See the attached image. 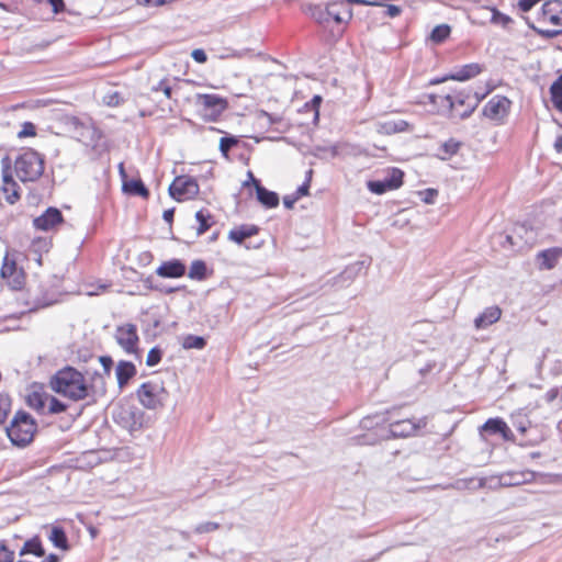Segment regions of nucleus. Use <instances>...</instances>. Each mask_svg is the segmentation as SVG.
Instances as JSON below:
<instances>
[{
  "mask_svg": "<svg viewBox=\"0 0 562 562\" xmlns=\"http://www.w3.org/2000/svg\"><path fill=\"white\" fill-rule=\"evenodd\" d=\"M428 100L431 104H438L440 101V103L451 112L452 116L460 119L468 117L477 104V100H471L469 95H464L463 93H458L454 97L450 94L443 97L428 94Z\"/></svg>",
  "mask_w": 562,
  "mask_h": 562,
  "instance_id": "4",
  "label": "nucleus"
},
{
  "mask_svg": "<svg viewBox=\"0 0 562 562\" xmlns=\"http://www.w3.org/2000/svg\"><path fill=\"white\" fill-rule=\"evenodd\" d=\"M360 269L361 267L358 263H356L353 266L346 268L337 278L339 280L350 282L356 278Z\"/></svg>",
  "mask_w": 562,
  "mask_h": 562,
  "instance_id": "37",
  "label": "nucleus"
},
{
  "mask_svg": "<svg viewBox=\"0 0 562 562\" xmlns=\"http://www.w3.org/2000/svg\"><path fill=\"white\" fill-rule=\"evenodd\" d=\"M451 29L448 24L437 25L430 34V40L435 43L443 42L450 35Z\"/></svg>",
  "mask_w": 562,
  "mask_h": 562,
  "instance_id": "32",
  "label": "nucleus"
},
{
  "mask_svg": "<svg viewBox=\"0 0 562 562\" xmlns=\"http://www.w3.org/2000/svg\"><path fill=\"white\" fill-rule=\"evenodd\" d=\"M181 345L184 349L201 350L205 347L206 340L201 336L187 335L182 338Z\"/></svg>",
  "mask_w": 562,
  "mask_h": 562,
  "instance_id": "30",
  "label": "nucleus"
},
{
  "mask_svg": "<svg viewBox=\"0 0 562 562\" xmlns=\"http://www.w3.org/2000/svg\"><path fill=\"white\" fill-rule=\"evenodd\" d=\"M368 189L375 194H383L387 190H392L390 188V184L384 180H375V181H369L368 182Z\"/></svg>",
  "mask_w": 562,
  "mask_h": 562,
  "instance_id": "36",
  "label": "nucleus"
},
{
  "mask_svg": "<svg viewBox=\"0 0 562 562\" xmlns=\"http://www.w3.org/2000/svg\"><path fill=\"white\" fill-rule=\"evenodd\" d=\"M401 13V9L397 5L389 4L386 8V14L391 18H395Z\"/></svg>",
  "mask_w": 562,
  "mask_h": 562,
  "instance_id": "54",
  "label": "nucleus"
},
{
  "mask_svg": "<svg viewBox=\"0 0 562 562\" xmlns=\"http://www.w3.org/2000/svg\"><path fill=\"white\" fill-rule=\"evenodd\" d=\"M61 222V212L56 207H48L42 215L33 220V225L36 229L48 232Z\"/></svg>",
  "mask_w": 562,
  "mask_h": 562,
  "instance_id": "12",
  "label": "nucleus"
},
{
  "mask_svg": "<svg viewBox=\"0 0 562 562\" xmlns=\"http://www.w3.org/2000/svg\"><path fill=\"white\" fill-rule=\"evenodd\" d=\"M540 35L547 38H553L558 36L561 31L553 29H544V27H533Z\"/></svg>",
  "mask_w": 562,
  "mask_h": 562,
  "instance_id": "48",
  "label": "nucleus"
},
{
  "mask_svg": "<svg viewBox=\"0 0 562 562\" xmlns=\"http://www.w3.org/2000/svg\"><path fill=\"white\" fill-rule=\"evenodd\" d=\"M297 200L299 198L296 195H286L283 198V204L286 209H292Z\"/></svg>",
  "mask_w": 562,
  "mask_h": 562,
  "instance_id": "53",
  "label": "nucleus"
},
{
  "mask_svg": "<svg viewBox=\"0 0 562 562\" xmlns=\"http://www.w3.org/2000/svg\"><path fill=\"white\" fill-rule=\"evenodd\" d=\"M35 134H36L35 125L31 122H25L22 125L21 131L18 133V136L20 138H23V137L35 136Z\"/></svg>",
  "mask_w": 562,
  "mask_h": 562,
  "instance_id": "43",
  "label": "nucleus"
},
{
  "mask_svg": "<svg viewBox=\"0 0 562 562\" xmlns=\"http://www.w3.org/2000/svg\"><path fill=\"white\" fill-rule=\"evenodd\" d=\"M550 94L554 108L562 111V76L551 85Z\"/></svg>",
  "mask_w": 562,
  "mask_h": 562,
  "instance_id": "26",
  "label": "nucleus"
},
{
  "mask_svg": "<svg viewBox=\"0 0 562 562\" xmlns=\"http://www.w3.org/2000/svg\"><path fill=\"white\" fill-rule=\"evenodd\" d=\"M403 176H404L403 171L394 168L391 170L390 175L385 178V181L390 184V188L392 190H394L402 186Z\"/></svg>",
  "mask_w": 562,
  "mask_h": 562,
  "instance_id": "34",
  "label": "nucleus"
},
{
  "mask_svg": "<svg viewBox=\"0 0 562 562\" xmlns=\"http://www.w3.org/2000/svg\"><path fill=\"white\" fill-rule=\"evenodd\" d=\"M329 16L337 23H348L352 18V10L342 1H333L328 3Z\"/></svg>",
  "mask_w": 562,
  "mask_h": 562,
  "instance_id": "18",
  "label": "nucleus"
},
{
  "mask_svg": "<svg viewBox=\"0 0 562 562\" xmlns=\"http://www.w3.org/2000/svg\"><path fill=\"white\" fill-rule=\"evenodd\" d=\"M156 273L162 278H180L186 273V265L179 259L165 261L157 268Z\"/></svg>",
  "mask_w": 562,
  "mask_h": 562,
  "instance_id": "15",
  "label": "nucleus"
},
{
  "mask_svg": "<svg viewBox=\"0 0 562 562\" xmlns=\"http://www.w3.org/2000/svg\"><path fill=\"white\" fill-rule=\"evenodd\" d=\"M162 92H164V94H165L168 99H170V98H171V94H172V89H171V87L167 83V85H166V87H164Z\"/></svg>",
  "mask_w": 562,
  "mask_h": 562,
  "instance_id": "61",
  "label": "nucleus"
},
{
  "mask_svg": "<svg viewBox=\"0 0 562 562\" xmlns=\"http://www.w3.org/2000/svg\"><path fill=\"white\" fill-rule=\"evenodd\" d=\"M167 83H168L167 80H160L156 86H153L151 91H154V92L162 91L164 87H166Z\"/></svg>",
  "mask_w": 562,
  "mask_h": 562,
  "instance_id": "58",
  "label": "nucleus"
},
{
  "mask_svg": "<svg viewBox=\"0 0 562 562\" xmlns=\"http://www.w3.org/2000/svg\"><path fill=\"white\" fill-rule=\"evenodd\" d=\"M123 189L134 195L147 198L149 192L140 180H131L125 182Z\"/></svg>",
  "mask_w": 562,
  "mask_h": 562,
  "instance_id": "28",
  "label": "nucleus"
},
{
  "mask_svg": "<svg viewBox=\"0 0 562 562\" xmlns=\"http://www.w3.org/2000/svg\"><path fill=\"white\" fill-rule=\"evenodd\" d=\"M312 173H313V171H312V170H308V171H307V179H306V181H305L302 186H300V187L297 188V190H296V192H295V194H294V195H296L299 199H300L301 196H303V195H306V194H307V192H308V188H310V181H311Z\"/></svg>",
  "mask_w": 562,
  "mask_h": 562,
  "instance_id": "47",
  "label": "nucleus"
},
{
  "mask_svg": "<svg viewBox=\"0 0 562 562\" xmlns=\"http://www.w3.org/2000/svg\"><path fill=\"white\" fill-rule=\"evenodd\" d=\"M425 425L424 420L416 423L412 419H402L390 424V432L393 437H408Z\"/></svg>",
  "mask_w": 562,
  "mask_h": 562,
  "instance_id": "14",
  "label": "nucleus"
},
{
  "mask_svg": "<svg viewBox=\"0 0 562 562\" xmlns=\"http://www.w3.org/2000/svg\"><path fill=\"white\" fill-rule=\"evenodd\" d=\"M502 315V310L498 306L486 307L474 321L477 329H484L490 325L496 323Z\"/></svg>",
  "mask_w": 562,
  "mask_h": 562,
  "instance_id": "19",
  "label": "nucleus"
},
{
  "mask_svg": "<svg viewBox=\"0 0 562 562\" xmlns=\"http://www.w3.org/2000/svg\"><path fill=\"white\" fill-rule=\"evenodd\" d=\"M42 562H59V557L57 554L50 553L44 561Z\"/></svg>",
  "mask_w": 562,
  "mask_h": 562,
  "instance_id": "59",
  "label": "nucleus"
},
{
  "mask_svg": "<svg viewBox=\"0 0 562 562\" xmlns=\"http://www.w3.org/2000/svg\"><path fill=\"white\" fill-rule=\"evenodd\" d=\"M161 360V350L158 348H151L147 355L146 364L148 367H154L158 364Z\"/></svg>",
  "mask_w": 562,
  "mask_h": 562,
  "instance_id": "41",
  "label": "nucleus"
},
{
  "mask_svg": "<svg viewBox=\"0 0 562 562\" xmlns=\"http://www.w3.org/2000/svg\"><path fill=\"white\" fill-rule=\"evenodd\" d=\"M114 338L117 345L126 353H135L137 351L139 338L137 328L134 324L126 323L117 326L115 329Z\"/></svg>",
  "mask_w": 562,
  "mask_h": 562,
  "instance_id": "9",
  "label": "nucleus"
},
{
  "mask_svg": "<svg viewBox=\"0 0 562 562\" xmlns=\"http://www.w3.org/2000/svg\"><path fill=\"white\" fill-rule=\"evenodd\" d=\"M14 552L0 542V562H13Z\"/></svg>",
  "mask_w": 562,
  "mask_h": 562,
  "instance_id": "45",
  "label": "nucleus"
},
{
  "mask_svg": "<svg viewBox=\"0 0 562 562\" xmlns=\"http://www.w3.org/2000/svg\"><path fill=\"white\" fill-rule=\"evenodd\" d=\"M311 16L319 24L329 22V5L322 7L319 4L310 7Z\"/></svg>",
  "mask_w": 562,
  "mask_h": 562,
  "instance_id": "27",
  "label": "nucleus"
},
{
  "mask_svg": "<svg viewBox=\"0 0 562 562\" xmlns=\"http://www.w3.org/2000/svg\"><path fill=\"white\" fill-rule=\"evenodd\" d=\"M238 139L235 136L222 137L220 140V150L224 157L228 158L229 150L236 146Z\"/></svg>",
  "mask_w": 562,
  "mask_h": 562,
  "instance_id": "35",
  "label": "nucleus"
},
{
  "mask_svg": "<svg viewBox=\"0 0 562 562\" xmlns=\"http://www.w3.org/2000/svg\"><path fill=\"white\" fill-rule=\"evenodd\" d=\"M481 429L490 434H499L505 440L509 439L512 435V430L501 418H490L484 423Z\"/></svg>",
  "mask_w": 562,
  "mask_h": 562,
  "instance_id": "20",
  "label": "nucleus"
},
{
  "mask_svg": "<svg viewBox=\"0 0 562 562\" xmlns=\"http://www.w3.org/2000/svg\"><path fill=\"white\" fill-rule=\"evenodd\" d=\"M44 169L43 155L31 148L20 153L13 162L10 157H3L1 159V188L7 201L13 204L20 198V186L14 180V175L22 182H34L41 178Z\"/></svg>",
  "mask_w": 562,
  "mask_h": 562,
  "instance_id": "1",
  "label": "nucleus"
},
{
  "mask_svg": "<svg viewBox=\"0 0 562 562\" xmlns=\"http://www.w3.org/2000/svg\"><path fill=\"white\" fill-rule=\"evenodd\" d=\"M25 554H34L36 557H43L45 554V550L38 537H33L32 539L25 541L22 549L20 550V555L22 557Z\"/></svg>",
  "mask_w": 562,
  "mask_h": 562,
  "instance_id": "25",
  "label": "nucleus"
},
{
  "mask_svg": "<svg viewBox=\"0 0 562 562\" xmlns=\"http://www.w3.org/2000/svg\"><path fill=\"white\" fill-rule=\"evenodd\" d=\"M538 22L540 24L550 23L554 26H562V1H546L538 13Z\"/></svg>",
  "mask_w": 562,
  "mask_h": 562,
  "instance_id": "11",
  "label": "nucleus"
},
{
  "mask_svg": "<svg viewBox=\"0 0 562 562\" xmlns=\"http://www.w3.org/2000/svg\"><path fill=\"white\" fill-rule=\"evenodd\" d=\"M16 272V266L14 261L9 262L7 259L4 260L1 268V276L3 278H11Z\"/></svg>",
  "mask_w": 562,
  "mask_h": 562,
  "instance_id": "44",
  "label": "nucleus"
},
{
  "mask_svg": "<svg viewBox=\"0 0 562 562\" xmlns=\"http://www.w3.org/2000/svg\"><path fill=\"white\" fill-rule=\"evenodd\" d=\"M212 218L211 214L209 212H204L203 210H200L195 213V220L199 223V227L196 228V235L201 236L206 231L210 229L212 223L210 222Z\"/></svg>",
  "mask_w": 562,
  "mask_h": 562,
  "instance_id": "31",
  "label": "nucleus"
},
{
  "mask_svg": "<svg viewBox=\"0 0 562 562\" xmlns=\"http://www.w3.org/2000/svg\"><path fill=\"white\" fill-rule=\"evenodd\" d=\"M447 79H450V78H449V77H445V78H437V79H432V80L430 81V85H438V83L443 82V81H445V80H447Z\"/></svg>",
  "mask_w": 562,
  "mask_h": 562,
  "instance_id": "63",
  "label": "nucleus"
},
{
  "mask_svg": "<svg viewBox=\"0 0 562 562\" xmlns=\"http://www.w3.org/2000/svg\"><path fill=\"white\" fill-rule=\"evenodd\" d=\"M218 528H220V525L217 522L206 521V522H202V524L198 525L195 527L194 531L196 533H207V532L215 531Z\"/></svg>",
  "mask_w": 562,
  "mask_h": 562,
  "instance_id": "42",
  "label": "nucleus"
},
{
  "mask_svg": "<svg viewBox=\"0 0 562 562\" xmlns=\"http://www.w3.org/2000/svg\"><path fill=\"white\" fill-rule=\"evenodd\" d=\"M319 103H321V97L315 95V97L313 98V100H312V106H313V109H314V111H315V113H314V119H315V120H317V119H318V110H317V106H318V104H319Z\"/></svg>",
  "mask_w": 562,
  "mask_h": 562,
  "instance_id": "55",
  "label": "nucleus"
},
{
  "mask_svg": "<svg viewBox=\"0 0 562 562\" xmlns=\"http://www.w3.org/2000/svg\"><path fill=\"white\" fill-rule=\"evenodd\" d=\"M173 214H175V209H169V210H166L162 214V217L164 220L167 222V223H171L172 220H173Z\"/></svg>",
  "mask_w": 562,
  "mask_h": 562,
  "instance_id": "56",
  "label": "nucleus"
},
{
  "mask_svg": "<svg viewBox=\"0 0 562 562\" xmlns=\"http://www.w3.org/2000/svg\"><path fill=\"white\" fill-rule=\"evenodd\" d=\"M48 539L58 549L68 551L70 548L66 532L64 531V529L61 527H58V526L52 527Z\"/></svg>",
  "mask_w": 562,
  "mask_h": 562,
  "instance_id": "24",
  "label": "nucleus"
},
{
  "mask_svg": "<svg viewBox=\"0 0 562 562\" xmlns=\"http://www.w3.org/2000/svg\"><path fill=\"white\" fill-rule=\"evenodd\" d=\"M136 373L135 366L130 361H120L115 369L117 384L122 389Z\"/></svg>",
  "mask_w": 562,
  "mask_h": 562,
  "instance_id": "22",
  "label": "nucleus"
},
{
  "mask_svg": "<svg viewBox=\"0 0 562 562\" xmlns=\"http://www.w3.org/2000/svg\"><path fill=\"white\" fill-rule=\"evenodd\" d=\"M258 233L256 225H240L229 231L228 239L240 245L245 239L255 236Z\"/></svg>",
  "mask_w": 562,
  "mask_h": 562,
  "instance_id": "21",
  "label": "nucleus"
},
{
  "mask_svg": "<svg viewBox=\"0 0 562 562\" xmlns=\"http://www.w3.org/2000/svg\"><path fill=\"white\" fill-rule=\"evenodd\" d=\"M196 104L200 108L201 115L210 122L216 121L228 108L227 100L214 93L196 94Z\"/></svg>",
  "mask_w": 562,
  "mask_h": 562,
  "instance_id": "6",
  "label": "nucleus"
},
{
  "mask_svg": "<svg viewBox=\"0 0 562 562\" xmlns=\"http://www.w3.org/2000/svg\"><path fill=\"white\" fill-rule=\"evenodd\" d=\"M199 191L196 180L190 176L177 177L169 187L170 196L179 202L194 199Z\"/></svg>",
  "mask_w": 562,
  "mask_h": 562,
  "instance_id": "7",
  "label": "nucleus"
},
{
  "mask_svg": "<svg viewBox=\"0 0 562 562\" xmlns=\"http://www.w3.org/2000/svg\"><path fill=\"white\" fill-rule=\"evenodd\" d=\"M67 126L82 142H97L101 138V132L91 120L82 121L77 116H71L67 119Z\"/></svg>",
  "mask_w": 562,
  "mask_h": 562,
  "instance_id": "8",
  "label": "nucleus"
},
{
  "mask_svg": "<svg viewBox=\"0 0 562 562\" xmlns=\"http://www.w3.org/2000/svg\"><path fill=\"white\" fill-rule=\"evenodd\" d=\"M99 362L101 363V366L103 368L104 374L109 376L111 374V370H112V366H113L112 358L110 356H101V357H99Z\"/></svg>",
  "mask_w": 562,
  "mask_h": 562,
  "instance_id": "46",
  "label": "nucleus"
},
{
  "mask_svg": "<svg viewBox=\"0 0 562 562\" xmlns=\"http://www.w3.org/2000/svg\"><path fill=\"white\" fill-rule=\"evenodd\" d=\"M553 147L558 154H562V135L555 138Z\"/></svg>",
  "mask_w": 562,
  "mask_h": 562,
  "instance_id": "57",
  "label": "nucleus"
},
{
  "mask_svg": "<svg viewBox=\"0 0 562 562\" xmlns=\"http://www.w3.org/2000/svg\"><path fill=\"white\" fill-rule=\"evenodd\" d=\"M29 404H30V406H32L36 409H41L44 407V402H43L41 395L37 393H33L32 395L29 396Z\"/></svg>",
  "mask_w": 562,
  "mask_h": 562,
  "instance_id": "49",
  "label": "nucleus"
},
{
  "mask_svg": "<svg viewBox=\"0 0 562 562\" xmlns=\"http://www.w3.org/2000/svg\"><path fill=\"white\" fill-rule=\"evenodd\" d=\"M36 429V423L30 414L18 412L7 428V435L14 446L25 447L32 442Z\"/></svg>",
  "mask_w": 562,
  "mask_h": 562,
  "instance_id": "3",
  "label": "nucleus"
},
{
  "mask_svg": "<svg viewBox=\"0 0 562 562\" xmlns=\"http://www.w3.org/2000/svg\"><path fill=\"white\" fill-rule=\"evenodd\" d=\"M11 403L9 396L0 393V424L7 419Z\"/></svg>",
  "mask_w": 562,
  "mask_h": 562,
  "instance_id": "38",
  "label": "nucleus"
},
{
  "mask_svg": "<svg viewBox=\"0 0 562 562\" xmlns=\"http://www.w3.org/2000/svg\"><path fill=\"white\" fill-rule=\"evenodd\" d=\"M481 71L482 67L479 64H468L462 66L454 74L450 75L449 78L458 81H465L477 76Z\"/></svg>",
  "mask_w": 562,
  "mask_h": 562,
  "instance_id": "23",
  "label": "nucleus"
},
{
  "mask_svg": "<svg viewBox=\"0 0 562 562\" xmlns=\"http://www.w3.org/2000/svg\"><path fill=\"white\" fill-rule=\"evenodd\" d=\"M66 408H67V405L65 403H63L61 401H59L55 397L48 398V412L49 413L58 414V413L65 412Z\"/></svg>",
  "mask_w": 562,
  "mask_h": 562,
  "instance_id": "39",
  "label": "nucleus"
},
{
  "mask_svg": "<svg viewBox=\"0 0 562 562\" xmlns=\"http://www.w3.org/2000/svg\"><path fill=\"white\" fill-rule=\"evenodd\" d=\"M248 176L254 181V186L256 187L257 198L260 203H262L267 207H274L279 204V196L276 192L269 191L266 188L261 187L259 180H257L251 171H248Z\"/></svg>",
  "mask_w": 562,
  "mask_h": 562,
  "instance_id": "17",
  "label": "nucleus"
},
{
  "mask_svg": "<svg viewBox=\"0 0 562 562\" xmlns=\"http://www.w3.org/2000/svg\"><path fill=\"white\" fill-rule=\"evenodd\" d=\"M191 56L196 63L200 64H203L207 60L206 53L201 48L193 49Z\"/></svg>",
  "mask_w": 562,
  "mask_h": 562,
  "instance_id": "50",
  "label": "nucleus"
},
{
  "mask_svg": "<svg viewBox=\"0 0 562 562\" xmlns=\"http://www.w3.org/2000/svg\"><path fill=\"white\" fill-rule=\"evenodd\" d=\"M561 257H562V248H560V247H553V248L542 250L537 255L539 268L546 269V270H551L557 266V263Z\"/></svg>",
  "mask_w": 562,
  "mask_h": 562,
  "instance_id": "16",
  "label": "nucleus"
},
{
  "mask_svg": "<svg viewBox=\"0 0 562 562\" xmlns=\"http://www.w3.org/2000/svg\"><path fill=\"white\" fill-rule=\"evenodd\" d=\"M512 102L504 95H494L484 105V115L495 121L496 123H503L509 113Z\"/></svg>",
  "mask_w": 562,
  "mask_h": 562,
  "instance_id": "10",
  "label": "nucleus"
},
{
  "mask_svg": "<svg viewBox=\"0 0 562 562\" xmlns=\"http://www.w3.org/2000/svg\"><path fill=\"white\" fill-rule=\"evenodd\" d=\"M374 130L381 135H393L397 133L411 132L412 126L405 120H385L375 122Z\"/></svg>",
  "mask_w": 562,
  "mask_h": 562,
  "instance_id": "13",
  "label": "nucleus"
},
{
  "mask_svg": "<svg viewBox=\"0 0 562 562\" xmlns=\"http://www.w3.org/2000/svg\"><path fill=\"white\" fill-rule=\"evenodd\" d=\"M540 0H520L518 5L524 12L530 11Z\"/></svg>",
  "mask_w": 562,
  "mask_h": 562,
  "instance_id": "51",
  "label": "nucleus"
},
{
  "mask_svg": "<svg viewBox=\"0 0 562 562\" xmlns=\"http://www.w3.org/2000/svg\"><path fill=\"white\" fill-rule=\"evenodd\" d=\"M349 3H357V4H364V5H372L373 2H370L368 0H347Z\"/></svg>",
  "mask_w": 562,
  "mask_h": 562,
  "instance_id": "60",
  "label": "nucleus"
},
{
  "mask_svg": "<svg viewBox=\"0 0 562 562\" xmlns=\"http://www.w3.org/2000/svg\"><path fill=\"white\" fill-rule=\"evenodd\" d=\"M329 153H330L331 157H336L338 155V147L337 146H331L329 148Z\"/></svg>",
  "mask_w": 562,
  "mask_h": 562,
  "instance_id": "64",
  "label": "nucleus"
},
{
  "mask_svg": "<svg viewBox=\"0 0 562 562\" xmlns=\"http://www.w3.org/2000/svg\"><path fill=\"white\" fill-rule=\"evenodd\" d=\"M420 194L423 195V201L430 204V203H434L437 192L432 189H427L426 191L422 192Z\"/></svg>",
  "mask_w": 562,
  "mask_h": 562,
  "instance_id": "52",
  "label": "nucleus"
},
{
  "mask_svg": "<svg viewBox=\"0 0 562 562\" xmlns=\"http://www.w3.org/2000/svg\"><path fill=\"white\" fill-rule=\"evenodd\" d=\"M137 397L144 407L156 409L164 405L167 398V391L162 382L148 381L139 386Z\"/></svg>",
  "mask_w": 562,
  "mask_h": 562,
  "instance_id": "5",
  "label": "nucleus"
},
{
  "mask_svg": "<svg viewBox=\"0 0 562 562\" xmlns=\"http://www.w3.org/2000/svg\"><path fill=\"white\" fill-rule=\"evenodd\" d=\"M460 148V143L456 139L451 138L443 143L440 147V150L442 151L441 159H449L451 156L457 154V151Z\"/></svg>",
  "mask_w": 562,
  "mask_h": 562,
  "instance_id": "33",
  "label": "nucleus"
},
{
  "mask_svg": "<svg viewBox=\"0 0 562 562\" xmlns=\"http://www.w3.org/2000/svg\"><path fill=\"white\" fill-rule=\"evenodd\" d=\"M188 277L193 280H204L206 277V265L202 260H194L191 263Z\"/></svg>",
  "mask_w": 562,
  "mask_h": 562,
  "instance_id": "29",
  "label": "nucleus"
},
{
  "mask_svg": "<svg viewBox=\"0 0 562 562\" xmlns=\"http://www.w3.org/2000/svg\"><path fill=\"white\" fill-rule=\"evenodd\" d=\"M371 424H372V419H371V417H366V418H363V419L361 420V426H362L363 428H369V427L371 426Z\"/></svg>",
  "mask_w": 562,
  "mask_h": 562,
  "instance_id": "62",
  "label": "nucleus"
},
{
  "mask_svg": "<svg viewBox=\"0 0 562 562\" xmlns=\"http://www.w3.org/2000/svg\"><path fill=\"white\" fill-rule=\"evenodd\" d=\"M49 386L55 393L75 402L87 398L91 391L83 374L69 366L50 378Z\"/></svg>",
  "mask_w": 562,
  "mask_h": 562,
  "instance_id": "2",
  "label": "nucleus"
},
{
  "mask_svg": "<svg viewBox=\"0 0 562 562\" xmlns=\"http://www.w3.org/2000/svg\"><path fill=\"white\" fill-rule=\"evenodd\" d=\"M103 102L108 106H119L123 103V98L119 92L108 93L103 97Z\"/></svg>",
  "mask_w": 562,
  "mask_h": 562,
  "instance_id": "40",
  "label": "nucleus"
}]
</instances>
